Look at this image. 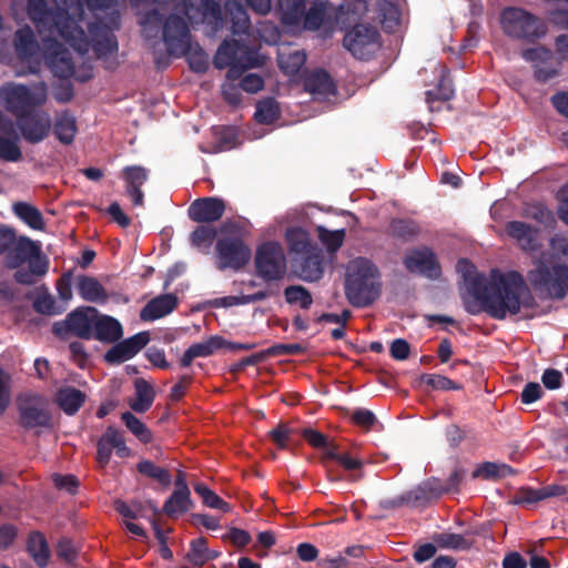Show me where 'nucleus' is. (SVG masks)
I'll use <instances>...</instances> for the list:
<instances>
[{
    "instance_id": "nucleus-51",
    "label": "nucleus",
    "mask_w": 568,
    "mask_h": 568,
    "mask_svg": "<svg viewBox=\"0 0 568 568\" xmlns=\"http://www.w3.org/2000/svg\"><path fill=\"white\" fill-rule=\"evenodd\" d=\"M326 458L336 460L346 470L361 469L363 466L361 459L352 457L347 453H338L336 445H332V449H327Z\"/></svg>"
},
{
    "instance_id": "nucleus-6",
    "label": "nucleus",
    "mask_w": 568,
    "mask_h": 568,
    "mask_svg": "<svg viewBox=\"0 0 568 568\" xmlns=\"http://www.w3.org/2000/svg\"><path fill=\"white\" fill-rule=\"evenodd\" d=\"M503 31L515 39L535 40L545 36L546 24L535 14L521 8H507L501 12Z\"/></svg>"
},
{
    "instance_id": "nucleus-17",
    "label": "nucleus",
    "mask_w": 568,
    "mask_h": 568,
    "mask_svg": "<svg viewBox=\"0 0 568 568\" xmlns=\"http://www.w3.org/2000/svg\"><path fill=\"white\" fill-rule=\"evenodd\" d=\"M404 263L410 272L423 274L430 278H436L440 275V266L435 254L426 247L410 252L406 255Z\"/></svg>"
},
{
    "instance_id": "nucleus-31",
    "label": "nucleus",
    "mask_w": 568,
    "mask_h": 568,
    "mask_svg": "<svg viewBox=\"0 0 568 568\" xmlns=\"http://www.w3.org/2000/svg\"><path fill=\"white\" fill-rule=\"evenodd\" d=\"M14 50L19 58L26 59L36 53V34L29 26L20 28L14 33Z\"/></svg>"
},
{
    "instance_id": "nucleus-53",
    "label": "nucleus",
    "mask_w": 568,
    "mask_h": 568,
    "mask_svg": "<svg viewBox=\"0 0 568 568\" xmlns=\"http://www.w3.org/2000/svg\"><path fill=\"white\" fill-rule=\"evenodd\" d=\"M513 470L507 465H498L495 463H485L478 469L474 473L475 477H483L486 479L489 478H500L506 477L507 475L511 474Z\"/></svg>"
},
{
    "instance_id": "nucleus-42",
    "label": "nucleus",
    "mask_w": 568,
    "mask_h": 568,
    "mask_svg": "<svg viewBox=\"0 0 568 568\" xmlns=\"http://www.w3.org/2000/svg\"><path fill=\"white\" fill-rule=\"evenodd\" d=\"M378 20L379 23L388 30H392L399 22V12L397 8L388 1H378Z\"/></svg>"
},
{
    "instance_id": "nucleus-2",
    "label": "nucleus",
    "mask_w": 568,
    "mask_h": 568,
    "mask_svg": "<svg viewBox=\"0 0 568 568\" xmlns=\"http://www.w3.org/2000/svg\"><path fill=\"white\" fill-rule=\"evenodd\" d=\"M82 21V4L79 0H69L67 8L57 12L54 27L61 38L79 53L88 52L91 45L98 57L116 51L115 38L106 27L90 24L88 36L80 26Z\"/></svg>"
},
{
    "instance_id": "nucleus-55",
    "label": "nucleus",
    "mask_w": 568,
    "mask_h": 568,
    "mask_svg": "<svg viewBox=\"0 0 568 568\" xmlns=\"http://www.w3.org/2000/svg\"><path fill=\"white\" fill-rule=\"evenodd\" d=\"M437 70H438V74L440 77V82H439L438 89L434 92L428 91L427 95H428V98L435 97L436 99H439V100H449L453 97L454 91L452 88V83H450L449 79L447 78L448 71H447L446 67H444V65H438Z\"/></svg>"
},
{
    "instance_id": "nucleus-15",
    "label": "nucleus",
    "mask_w": 568,
    "mask_h": 568,
    "mask_svg": "<svg viewBox=\"0 0 568 568\" xmlns=\"http://www.w3.org/2000/svg\"><path fill=\"white\" fill-rule=\"evenodd\" d=\"M150 341L148 332L138 333L110 348L104 358L108 363H122L138 354Z\"/></svg>"
},
{
    "instance_id": "nucleus-64",
    "label": "nucleus",
    "mask_w": 568,
    "mask_h": 568,
    "mask_svg": "<svg viewBox=\"0 0 568 568\" xmlns=\"http://www.w3.org/2000/svg\"><path fill=\"white\" fill-rule=\"evenodd\" d=\"M264 87V80L254 73H248L241 80V88L248 93H256Z\"/></svg>"
},
{
    "instance_id": "nucleus-44",
    "label": "nucleus",
    "mask_w": 568,
    "mask_h": 568,
    "mask_svg": "<svg viewBox=\"0 0 568 568\" xmlns=\"http://www.w3.org/2000/svg\"><path fill=\"white\" fill-rule=\"evenodd\" d=\"M326 17V4L323 2L313 4L303 17V26L308 30H317Z\"/></svg>"
},
{
    "instance_id": "nucleus-34",
    "label": "nucleus",
    "mask_w": 568,
    "mask_h": 568,
    "mask_svg": "<svg viewBox=\"0 0 568 568\" xmlns=\"http://www.w3.org/2000/svg\"><path fill=\"white\" fill-rule=\"evenodd\" d=\"M304 256L305 260L301 267V276L305 281H317L323 274L321 250L316 247Z\"/></svg>"
},
{
    "instance_id": "nucleus-7",
    "label": "nucleus",
    "mask_w": 568,
    "mask_h": 568,
    "mask_svg": "<svg viewBox=\"0 0 568 568\" xmlns=\"http://www.w3.org/2000/svg\"><path fill=\"white\" fill-rule=\"evenodd\" d=\"M4 264L17 268L14 280L20 284L36 282V242L27 236H19L17 242L6 253Z\"/></svg>"
},
{
    "instance_id": "nucleus-38",
    "label": "nucleus",
    "mask_w": 568,
    "mask_h": 568,
    "mask_svg": "<svg viewBox=\"0 0 568 568\" xmlns=\"http://www.w3.org/2000/svg\"><path fill=\"white\" fill-rule=\"evenodd\" d=\"M187 560L194 567H202L205 562H207L213 556L210 555V551L206 547L205 538H197L191 542L190 551L186 555Z\"/></svg>"
},
{
    "instance_id": "nucleus-54",
    "label": "nucleus",
    "mask_w": 568,
    "mask_h": 568,
    "mask_svg": "<svg viewBox=\"0 0 568 568\" xmlns=\"http://www.w3.org/2000/svg\"><path fill=\"white\" fill-rule=\"evenodd\" d=\"M16 139H8L0 135V159L9 162H17L21 159V150Z\"/></svg>"
},
{
    "instance_id": "nucleus-30",
    "label": "nucleus",
    "mask_w": 568,
    "mask_h": 568,
    "mask_svg": "<svg viewBox=\"0 0 568 568\" xmlns=\"http://www.w3.org/2000/svg\"><path fill=\"white\" fill-rule=\"evenodd\" d=\"M135 396L130 400V407L136 413L146 412L153 404L154 389L144 379L138 378L134 383Z\"/></svg>"
},
{
    "instance_id": "nucleus-36",
    "label": "nucleus",
    "mask_w": 568,
    "mask_h": 568,
    "mask_svg": "<svg viewBox=\"0 0 568 568\" xmlns=\"http://www.w3.org/2000/svg\"><path fill=\"white\" fill-rule=\"evenodd\" d=\"M281 114L280 106L274 99H264L256 105L254 118L258 123L271 124L278 119Z\"/></svg>"
},
{
    "instance_id": "nucleus-58",
    "label": "nucleus",
    "mask_w": 568,
    "mask_h": 568,
    "mask_svg": "<svg viewBox=\"0 0 568 568\" xmlns=\"http://www.w3.org/2000/svg\"><path fill=\"white\" fill-rule=\"evenodd\" d=\"M457 272L462 274L465 282L473 286L480 285L481 277L478 276L475 266L467 260H459L456 265Z\"/></svg>"
},
{
    "instance_id": "nucleus-63",
    "label": "nucleus",
    "mask_w": 568,
    "mask_h": 568,
    "mask_svg": "<svg viewBox=\"0 0 568 568\" xmlns=\"http://www.w3.org/2000/svg\"><path fill=\"white\" fill-rule=\"evenodd\" d=\"M352 420L354 424L368 430L375 424L376 418H375V415L371 410L358 409L353 413Z\"/></svg>"
},
{
    "instance_id": "nucleus-27",
    "label": "nucleus",
    "mask_w": 568,
    "mask_h": 568,
    "mask_svg": "<svg viewBox=\"0 0 568 568\" xmlns=\"http://www.w3.org/2000/svg\"><path fill=\"white\" fill-rule=\"evenodd\" d=\"M17 408L19 413L18 424L24 429L36 427V395L23 393L17 397Z\"/></svg>"
},
{
    "instance_id": "nucleus-49",
    "label": "nucleus",
    "mask_w": 568,
    "mask_h": 568,
    "mask_svg": "<svg viewBox=\"0 0 568 568\" xmlns=\"http://www.w3.org/2000/svg\"><path fill=\"white\" fill-rule=\"evenodd\" d=\"M317 235L328 251L335 252L342 246L345 232L344 230L328 231L322 226H318Z\"/></svg>"
},
{
    "instance_id": "nucleus-28",
    "label": "nucleus",
    "mask_w": 568,
    "mask_h": 568,
    "mask_svg": "<svg viewBox=\"0 0 568 568\" xmlns=\"http://www.w3.org/2000/svg\"><path fill=\"white\" fill-rule=\"evenodd\" d=\"M94 337L101 342H114L122 336L121 324L110 316H101L94 321Z\"/></svg>"
},
{
    "instance_id": "nucleus-59",
    "label": "nucleus",
    "mask_w": 568,
    "mask_h": 568,
    "mask_svg": "<svg viewBox=\"0 0 568 568\" xmlns=\"http://www.w3.org/2000/svg\"><path fill=\"white\" fill-rule=\"evenodd\" d=\"M13 212L31 229L36 230V206H32L24 202H17L13 204Z\"/></svg>"
},
{
    "instance_id": "nucleus-46",
    "label": "nucleus",
    "mask_w": 568,
    "mask_h": 568,
    "mask_svg": "<svg viewBox=\"0 0 568 568\" xmlns=\"http://www.w3.org/2000/svg\"><path fill=\"white\" fill-rule=\"evenodd\" d=\"M434 540L440 548L448 549H466L470 545L465 537L454 532L438 534L434 537Z\"/></svg>"
},
{
    "instance_id": "nucleus-24",
    "label": "nucleus",
    "mask_w": 568,
    "mask_h": 568,
    "mask_svg": "<svg viewBox=\"0 0 568 568\" xmlns=\"http://www.w3.org/2000/svg\"><path fill=\"white\" fill-rule=\"evenodd\" d=\"M185 14L191 23L207 22L214 24V29H217L221 23L220 7L214 0H201L196 10L186 8Z\"/></svg>"
},
{
    "instance_id": "nucleus-21",
    "label": "nucleus",
    "mask_w": 568,
    "mask_h": 568,
    "mask_svg": "<svg viewBox=\"0 0 568 568\" xmlns=\"http://www.w3.org/2000/svg\"><path fill=\"white\" fill-rule=\"evenodd\" d=\"M126 183V193L132 199L133 205H143V192L141 186L148 180V171L142 166H128L122 171Z\"/></svg>"
},
{
    "instance_id": "nucleus-37",
    "label": "nucleus",
    "mask_w": 568,
    "mask_h": 568,
    "mask_svg": "<svg viewBox=\"0 0 568 568\" xmlns=\"http://www.w3.org/2000/svg\"><path fill=\"white\" fill-rule=\"evenodd\" d=\"M103 443L110 446L111 449H115L116 455L125 458L131 454L130 448L125 445L124 437L121 432L113 427H108L101 436Z\"/></svg>"
},
{
    "instance_id": "nucleus-1",
    "label": "nucleus",
    "mask_w": 568,
    "mask_h": 568,
    "mask_svg": "<svg viewBox=\"0 0 568 568\" xmlns=\"http://www.w3.org/2000/svg\"><path fill=\"white\" fill-rule=\"evenodd\" d=\"M534 298L524 277L517 272L500 275L494 284H490L478 302H466V310L470 314L481 311L497 320L505 318L508 314L516 315L523 308L531 307Z\"/></svg>"
},
{
    "instance_id": "nucleus-22",
    "label": "nucleus",
    "mask_w": 568,
    "mask_h": 568,
    "mask_svg": "<svg viewBox=\"0 0 568 568\" xmlns=\"http://www.w3.org/2000/svg\"><path fill=\"white\" fill-rule=\"evenodd\" d=\"M75 287L81 298L87 302L104 304L109 300L106 290L95 277L80 275L77 277Z\"/></svg>"
},
{
    "instance_id": "nucleus-10",
    "label": "nucleus",
    "mask_w": 568,
    "mask_h": 568,
    "mask_svg": "<svg viewBox=\"0 0 568 568\" xmlns=\"http://www.w3.org/2000/svg\"><path fill=\"white\" fill-rule=\"evenodd\" d=\"M344 47L358 59H368L379 48L377 30L367 24H357L344 37Z\"/></svg>"
},
{
    "instance_id": "nucleus-45",
    "label": "nucleus",
    "mask_w": 568,
    "mask_h": 568,
    "mask_svg": "<svg viewBox=\"0 0 568 568\" xmlns=\"http://www.w3.org/2000/svg\"><path fill=\"white\" fill-rule=\"evenodd\" d=\"M225 10L226 13L231 16L233 22V32H245L250 24L246 11L234 2L226 3Z\"/></svg>"
},
{
    "instance_id": "nucleus-5",
    "label": "nucleus",
    "mask_w": 568,
    "mask_h": 568,
    "mask_svg": "<svg viewBox=\"0 0 568 568\" xmlns=\"http://www.w3.org/2000/svg\"><path fill=\"white\" fill-rule=\"evenodd\" d=\"M0 98L8 112L18 119L26 141L36 143V92L23 84H7L0 88Z\"/></svg>"
},
{
    "instance_id": "nucleus-60",
    "label": "nucleus",
    "mask_w": 568,
    "mask_h": 568,
    "mask_svg": "<svg viewBox=\"0 0 568 568\" xmlns=\"http://www.w3.org/2000/svg\"><path fill=\"white\" fill-rule=\"evenodd\" d=\"M273 443L278 448H286L293 436V429L286 424H280L276 428L270 432Z\"/></svg>"
},
{
    "instance_id": "nucleus-14",
    "label": "nucleus",
    "mask_w": 568,
    "mask_h": 568,
    "mask_svg": "<svg viewBox=\"0 0 568 568\" xmlns=\"http://www.w3.org/2000/svg\"><path fill=\"white\" fill-rule=\"evenodd\" d=\"M44 58L48 67L59 78H70L74 73L73 62L67 49L55 41L44 43Z\"/></svg>"
},
{
    "instance_id": "nucleus-32",
    "label": "nucleus",
    "mask_w": 568,
    "mask_h": 568,
    "mask_svg": "<svg viewBox=\"0 0 568 568\" xmlns=\"http://www.w3.org/2000/svg\"><path fill=\"white\" fill-rule=\"evenodd\" d=\"M77 131L78 128L74 116L69 113H61L57 116L54 122V135L61 143H72Z\"/></svg>"
},
{
    "instance_id": "nucleus-57",
    "label": "nucleus",
    "mask_w": 568,
    "mask_h": 568,
    "mask_svg": "<svg viewBox=\"0 0 568 568\" xmlns=\"http://www.w3.org/2000/svg\"><path fill=\"white\" fill-rule=\"evenodd\" d=\"M540 500H544L541 497V488H520L513 498V503L517 505H531Z\"/></svg>"
},
{
    "instance_id": "nucleus-3",
    "label": "nucleus",
    "mask_w": 568,
    "mask_h": 568,
    "mask_svg": "<svg viewBox=\"0 0 568 568\" xmlns=\"http://www.w3.org/2000/svg\"><path fill=\"white\" fill-rule=\"evenodd\" d=\"M527 277L534 286L544 288L551 297L564 298L568 294V237L552 236L549 252L534 257Z\"/></svg>"
},
{
    "instance_id": "nucleus-41",
    "label": "nucleus",
    "mask_w": 568,
    "mask_h": 568,
    "mask_svg": "<svg viewBox=\"0 0 568 568\" xmlns=\"http://www.w3.org/2000/svg\"><path fill=\"white\" fill-rule=\"evenodd\" d=\"M64 307L57 303L47 287L38 286V312L48 315H55L62 313Z\"/></svg>"
},
{
    "instance_id": "nucleus-26",
    "label": "nucleus",
    "mask_w": 568,
    "mask_h": 568,
    "mask_svg": "<svg viewBox=\"0 0 568 568\" xmlns=\"http://www.w3.org/2000/svg\"><path fill=\"white\" fill-rule=\"evenodd\" d=\"M87 396L80 389L71 386L62 387L57 393L59 407L68 415L75 414L84 404Z\"/></svg>"
},
{
    "instance_id": "nucleus-62",
    "label": "nucleus",
    "mask_w": 568,
    "mask_h": 568,
    "mask_svg": "<svg viewBox=\"0 0 568 568\" xmlns=\"http://www.w3.org/2000/svg\"><path fill=\"white\" fill-rule=\"evenodd\" d=\"M19 237L12 227L0 226V253L6 254L8 250L17 242Z\"/></svg>"
},
{
    "instance_id": "nucleus-23",
    "label": "nucleus",
    "mask_w": 568,
    "mask_h": 568,
    "mask_svg": "<svg viewBox=\"0 0 568 568\" xmlns=\"http://www.w3.org/2000/svg\"><path fill=\"white\" fill-rule=\"evenodd\" d=\"M224 346V339L220 336H211L210 338L191 345L181 358V365L189 367L197 357H207Z\"/></svg>"
},
{
    "instance_id": "nucleus-13",
    "label": "nucleus",
    "mask_w": 568,
    "mask_h": 568,
    "mask_svg": "<svg viewBox=\"0 0 568 568\" xmlns=\"http://www.w3.org/2000/svg\"><path fill=\"white\" fill-rule=\"evenodd\" d=\"M163 40L171 54L186 53L191 48V39L185 21L178 16H171L163 28Z\"/></svg>"
},
{
    "instance_id": "nucleus-16",
    "label": "nucleus",
    "mask_w": 568,
    "mask_h": 568,
    "mask_svg": "<svg viewBox=\"0 0 568 568\" xmlns=\"http://www.w3.org/2000/svg\"><path fill=\"white\" fill-rule=\"evenodd\" d=\"M225 211V204L216 197H203L195 200L189 207V217L199 223L219 221Z\"/></svg>"
},
{
    "instance_id": "nucleus-12",
    "label": "nucleus",
    "mask_w": 568,
    "mask_h": 568,
    "mask_svg": "<svg viewBox=\"0 0 568 568\" xmlns=\"http://www.w3.org/2000/svg\"><path fill=\"white\" fill-rule=\"evenodd\" d=\"M94 321L93 307H80L70 313L64 322L55 323L53 329L59 336L70 332L78 337L90 339L93 336Z\"/></svg>"
},
{
    "instance_id": "nucleus-25",
    "label": "nucleus",
    "mask_w": 568,
    "mask_h": 568,
    "mask_svg": "<svg viewBox=\"0 0 568 568\" xmlns=\"http://www.w3.org/2000/svg\"><path fill=\"white\" fill-rule=\"evenodd\" d=\"M277 61L284 74L294 77L305 64L306 54L303 51L285 47L278 50Z\"/></svg>"
},
{
    "instance_id": "nucleus-35",
    "label": "nucleus",
    "mask_w": 568,
    "mask_h": 568,
    "mask_svg": "<svg viewBox=\"0 0 568 568\" xmlns=\"http://www.w3.org/2000/svg\"><path fill=\"white\" fill-rule=\"evenodd\" d=\"M278 7L282 12V21L288 26L300 23L305 13L303 0H280Z\"/></svg>"
},
{
    "instance_id": "nucleus-11",
    "label": "nucleus",
    "mask_w": 568,
    "mask_h": 568,
    "mask_svg": "<svg viewBox=\"0 0 568 568\" xmlns=\"http://www.w3.org/2000/svg\"><path fill=\"white\" fill-rule=\"evenodd\" d=\"M219 267L240 270L251 258V250L244 242L235 237H223L216 244Z\"/></svg>"
},
{
    "instance_id": "nucleus-33",
    "label": "nucleus",
    "mask_w": 568,
    "mask_h": 568,
    "mask_svg": "<svg viewBox=\"0 0 568 568\" xmlns=\"http://www.w3.org/2000/svg\"><path fill=\"white\" fill-rule=\"evenodd\" d=\"M285 240L290 250L296 254L305 255L316 248L312 245L308 234L301 227L288 229Z\"/></svg>"
},
{
    "instance_id": "nucleus-61",
    "label": "nucleus",
    "mask_w": 568,
    "mask_h": 568,
    "mask_svg": "<svg viewBox=\"0 0 568 568\" xmlns=\"http://www.w3.org/2000/svg\"><path fill=\"white\" fill-rule=\"evenodd\" d=\"M10 375L0 368V417L10 404Z\"/></svg>"
},
{
    "instance_id": "nucleus-8",
    "label": "nucleus",
    "mask_w": 568,
    "mask_h": 568,
    "mask_svg": "<svg viewBox=\"0 0 568 568\" xmlns=\"http://www.w3.org/2000/svg\"><path fill=\"white\" fill-rule=\"evenodd\" d=\"M257 274L266 281L282 278L286 273V258L281 244L266 242L262 244L255 254Z\"/></svg>"
},
{
    "instance_id": "nucleus-47",
    "label": "nucleus",
    "mask_w": 568,
    "mask_h": 568,
    "mask_svg": "<svg viewBox=\"0 0 568 568\" xmlns=\"http://www.w3.org/2000/svg\"><path fill=\"white\" fill-rule=\"evenodd\" d=\"M122 420L125 426L134 434L141 442L149 443L151 440V433L145 425L133 414L125 412L122 414Z\"/></svg>"
},
{
    "instance_id": "nucleus-19",
    "label": "nucleus",
    "mask_w": 568,
    "mask_h": 568,
    "mask_svg": "<svg viewBox=\"0 0 568 568\" xmlns=\"http://www.w3.org/2000/svg\"><path fill=\"white\" fill-rule=\"evenodd\" d=\"M304 89L314 100H326L336 94V87L332 78L322 70L313 71L305 77Z\"/></svg>"
},
{
    "instance_id": "nucleus-40",
    "label": "nucleus",
    "mask_w": 568,
    "mask_h": 568,
    "mask_svg": "<svg viewBox=\"0 0 568 568\" xmlns=\"http://www.w3.org/2000/svg\"><path fill=\"white\" fill-rule=\"evenodd\" d=\"M285 301L288 304L300 305L302 308L307 310L313 303L311 293L301 285H292L284 291Z\"/></svg>"
},
{
    "instance_id": "nucleus-39",
    "label": "nucleus",
    "mask_w": 568,
    "mask_h": 568,
    "mask_svg": "<svg viewBox=\"0 0 568 568\" xmlns=\"http://www.w3.org/2000/svg\"><path fill=\"white\" fill-rule=\"evenodd\" d=\"M194 491L202 498L205 506L222 510L223 513L230 511V505L205 485L196 484Z\"/></svg>"
},
{
    "instance_id": "nucleus-4",
    "label": "nucleus",
    "mask_w": 568,
    "mask_h": 568,
    "mask_svg": "<svg viewBox=\"0 0 568 568\" xmlns=\"http://www.w3.org/2000/svg\"><path fill=\"white\" fill-rule=\"evenodd\" d=\"M381 292V274L374 263L363 257L349 261L345 277V295L348 302L364 307L377 300Z\"/></svg>"
},
{
    "instance_id": "nucleus-43",
    "label": "nucleus",
    "mask_w": 568,
    "mask_h": 568,
    "mask_svg": "<svg viewBox=\"0 0 568 568\" xmlns=\"http://www.w3.org/2000/svg\"><path fill=\"white\" fill-rule=\"evenodd\" d=\"M138 470L150 478L156 479L164 487L171 484L170 473L162 467L154 465L152 462L143 460L138 464Z\"/></svg>"
},
{
    "instance_id": "nucleus-48",
    "label": "nucleus",
    "mask_w": 568,
    "mask_h": 568,
    "mask_svg": "<svg viewBox=\"0 0 568 568\" xmlns=\"http://www.w3.org/2000/svg\"><path fill=\"white\" fill-rule=\"evenodd\" d=\"M420 382L426 387L432 389H440V390H449V389H460V385L455 383L454 381L447 378L446 376L438 374H424L420 377Z\"/></svg>"
},
{
    "instance_id": "nucleus-29",
    "label": "nucleus",
    "mask_w": 568,
    "mask_h": 568,
    "mask_svg": "<svg viewBox=\"0 0 568 568\" xmlns=\"http://www.w3.org/2000/svg\"><path fill=\"white\" fill-rule=\"evenodd\" d=\"M193 503L190 490L174 489L163 505V511L169 517H178L191 509Z\"/></svg>"
},
{
    "instance_id": "nucleus-9",
    "label": "nucleus",
    "mask_w": 568,
    "mask_h": 568,
    "mask_svg": "<svg viewBox=\"0 0 568 568\" xmlns=\"http://www.w3.org/2000/svg\"><path fill=\"white\" fill-rule=\"evenodd\" d=\"M246 53L244 47L237 41H224L217 49L213 63L217 69L230 67L227 79L234 80L239 77L237 67L255 68L262 64L260 59L244 61L243 54Z\"/></svg>"
},
{
    "instance_id": "nucleus-18",
    "label": "nucleus",
    "mask_w": 568,
    "mask_h": 568,
    "mask_svg": "<svg viewBox=\"0 0 568 568\" xmlns=\"http://www.w3.org/2000/svg\"><path fill=\"white\" fill-rule=\"evenodd\" d=\"M506 233L526 252H535L541 246L539 231L524 222H508L506 224Z\"/></svg>"
},
{
    "instance_id": "nucleus-20",
    "label": "nucleus",
    "mask_w": 568,
    "mask_h": 568,
    "mask_svg": "<svg viewBox=\"0 0 568 568\" xmlns=\"http://www.w3.org/2000/svg\"><path fill=\"white\" fill-rule=\"evenodd\" d=\"M179 300L174 294H162L141 310L140 318L144 322H153L172 313L178 306Z\"/></svg>"
},
{
    "instance_id": "nucleus-56",
    "label": "nucleus",
    "mask_w": 568,
    "mask_h": 568,
    "mask_svg": "<svg viewBox=\"0 0 568 568\" xmlns=\"http://www.w3.org/2000/svg\"><path fill=\"white\" fill-rule=\"evenodd\" d=\"M302 435L311 446L324 449V458H326L327 449H332V445H335L328 442L325 435L312 428L303 429Z\"/></svg>"
},
{
    "instance_id": "nucleus-52",
    "label": "nucleus",
    "mask_w": 568,
    "mask_h": 568,
    "mask_svg": "<svg viewBox=\"0 0 568 568\" xmlns=\"http://www.w3.org/2000/svg\"><path fill=\"white\" fill-rule=\"evenodd\" d=\"M216 236L215 229L211 226H199L191 234L192 245L197 248L207 250Z\"/></svg>"
},
{
    "instance_id": "nucleus-50",
    "label": "nucleus",
    "mask_w": 568,
    "mask_h": 568,
    "mask_svg": "<svg viewBox=\"0 0 568 568\" xmlns=\"http://www.w3.org/2000/svg\"><path fill=\"white\" fill-rule=\"evenodd\" d=\"M549 7V14L551 20L562 27L568 29V9L565 7L568 6V0H546Z\"/></svg>"
}]
</instances>
